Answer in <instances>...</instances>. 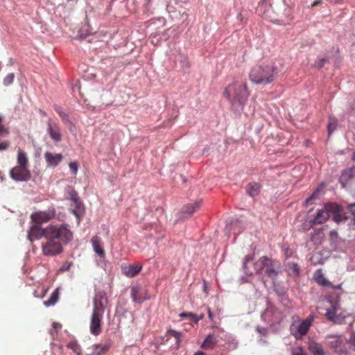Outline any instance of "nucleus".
I'll return each mask as SVG.
<instances>
[{"instance_id":"nucleus-35","label":"nucleus","mask_w":355,"mask_h":355,"mask_svg":"<svg viewBox=\"0 0 355 355\" xmlns=\"http://www.w3.org/2000/svg\"><path fill=\"white\" fill-rule=\"evenodd\" d=\"M292 355H307V353L301 347H297L292 349Z\"/></svg>"},{"instance_id":"nucleus-40","label":"nucleus","mask_w":355,"mask_h":355,"mask_svg":"<svg viewBox=\"0 0 355 355\" xmlns=\"http://www.w3.org/2000/svg\"><path fill=\"white\" fill-rule=\"evenodd\" d=\"M327 62V60L324 58H322V59H319L315 63V67L318 68V69H320L322 68L324 64Z\"/></svg>"},{"instance_id":"nucleus-54","label":"nucleus","mask_w":355,"mask_h":355,"mask_svg":"<svg viewBox=\"0 0 355 355\" xmlns=\"http://www.w3.org/2000/svg\"><path fill=\"white\" fill-rule=\"evenodd\" d=\"M286 257H288L289 255L288 254V252H286ZM286 258H288V257H286Z\"/></svg>"},{"instance_id":"nucleus-19","label":"nucleus","mask_w":355,"mask_h":355,"mask_svg":"<svg viewBox=\"0 0 355 355\" xmlns=\"http://www.w3.org/2000/svg\"><path fill=\"white\" fill-rule=\"evenodd\" d=\"M141 268V265L139 264L124 265L122 266V271L127 277H132L135 276Z\"/></svg>"},{"instance_id":"nucleus-48","label":"nucleus","mask_w":355,"mask_h":355,"mask_svg":"<svg viewBox=\"0 0 355 355\" xmlns=\"http://www.w3.org/2000/svg\"><path fill=\"white\" fill-rule=\"evenodd\" d=\"M60 327H61V325L59 323H57V322H53V328L54 329H56L57 328Z\"/></svg>"},{"instance_id":"nucleus-38","label":"nucleus","mask_w":355,"mask_h":355,"mask_svg":"<svg viewBox=\"0 0 355 355\" xmlns=\"http://www.w3.org/2000/svg\"><path fill=\"white\" fill-rule=\"evenodd\" d=\"M320 192V189H316L312 194V196L306 200V203L309 204L312 200L316 199Z\"/></svg>"},{"instance_id":"nucleus-41","label":"nucleus","mask_w":355,"mask_h":355,"mask_svg":"<svg viewBox=\"0 0 355 355\" xmlns=\"http://www.w3.org/2000/svg\"><path fill=\"white\" fill-rule=\"evenodd\" d=\"M350 347L355 350V332L353 333L349 340Z\"/></svg>"},{"instance_id":"nucleus-34","label":"nucleus","mask_w":355,"mask_h":355,"mask_svg":"<svg viewBox=\"0 0 355 355\" xmlns=\"http://www.w3.org/2000/svg\"><path fill=\"white\" fill-rule=\"evenodd\" d=\"M55 110L56 111V112L60 115V116L63 119V120H67L68 119V115L67 114H66L62 108L60 107V106H58V105H55Z\"/></svg>"},{"instance_id":"nucleus-10","label":"nucleus","mask_w":355,"mask_h":355,"mask_svg":"<svg viewBox=\"0 0 355 355\" xmlns=\"http://www.w3.org/2000/svg\"><path fill=\"white\" fill-rule=\"evenodd\" d=\"M66 193L67 198H69L74 204L75 209H73V213L77 218L78 223H79L80 218L84 213V207L79 200L77 192L73 188L68 187Z\"/></svg>"},{"instance_id":"nucleus-42","label":"nucleus","mask_w":355,"mask_h":355,"mask_svg":"<svg viewBox=\"0 0 355 355\" xmlns=\"http://www.w3.org/2000/svg\"><path fill=\"white\" fill-rule=\"evenodd\" d=\"M256 330H257V331L259 334H261V335H262V336H266V335H267V334H268V329L264 328V327H258L257 328V329H256Z\"/></svg>"},{"instance_id":"nucleus-23","label":"nucleus","mask_w":355,"mask_h":355,"mask_svg":"<svg viewBox=\"0 0 355 355\" xmlns=\"http://www.w3.org/2000/svg\"><path fill=\"white\" fill-rule=\"evenodd\" d=\"M240 223L238 220H231L226 225V230L228 234L232 233L236 235L240 232Z\"/></svg>"},{"instance_id":"nucleus-28","label":"nucleus","mask_w":355,"mask_h":355,"mask_svg":"<svg viewBox=\"0 0 355 355\" xmlns=\"http://www.w3.org/2000/svg\"><path fill=\"white\" fill-rule=\"evenodd\" d=\"M315 279L317 280L318 284L323 286H327L329 284V281L327 280L323 275L322 274L321 270H318L315 275H314Z\"/></svg>"},{"instance_id":"nucleus-55","label":"nucleus","mask_w":355,"mask_h":355,"mask_svg":"<svg viewBox=\"0 0 355 355\" xmlns=\"http://www.w3.org/2000/svg\"><path fill=\"white\" fill-rule=\"evenodd\" d=\"M345 315H342V316H340V318H345Z\"/></svg>"},{"instance_id":"nucleus-14","label":"nucleus","mask_w":355,"mask_h":355,"mask_svg":"<svg viewBox=\"0 0 355 355\" xmlns=\"http://www.w3.org/2000/svg\"><path fill=\"white\" fill-rule=\"evenodd\" d=\"M42 236L46 237V228H42L39 224L33 225L28 232L27 237L31 241L40 239Z\"/></svg>"},{"instance_id":"nucleus-13","label":"nucleus","mask_w":355,"mask_h":355,"mask_svg":"<svg viewBox=\"0 0 355 355\" xmlns=\"http://www.w3.org/2000/svg\"><path fill=\"white\" fill-rule=\"evenodd\" d=\"M344 338L341 336H330L328 337V345L340 355H347V350L343 349Z\"/></svg>"},{"instance_id":"nucleus-32","label":"nucleus","mask_w":355,"mask_h":355,"mask_svg":"<svg viewBox=\"0 0 355 355\" xmlns=\"http://www.w3.org/2000/svg\"><path fill=\"white\" fill-rule=\"evenodd\" d=\"M252 259V256L250 255V254H248L244 258V261H243V268L245 270V272L246 274H249V275H252V272L250 271L248 268H247V263L251 261Z\"/></svg>"},{"instance_id":"nucleus-16","label":"nucleus","mask_w":355,"mask_h":355,"mask_svg":"<svg viewBox=\"0 0 355 355\" xmlns=\"http://www.w3.org/2000/svg\"><path fill=\"white\" fill-rule=\"evenodd\" d=\"M47 132L55 141L61 140L60 128L59 125L49 119L47 122Z\"/></svg>"},{"instance_id":"nucleus-25","label":"nucleus","mask_w":355,"mask_h":355,"mask_svg":"<svg viewBox=\"0 0 355 355\" xmlns=\"http://www.w3.org/2000/svg\"><path fill=\"white\" fill-rule=\"evenodd\" d=\"M216 343V338L213 335L209 334L206 338L205 341L202 343L201 347L202 348H205L207 349H212L214 347Z\"/></svg>"},{"instance_id":"nucleus-11","label":"nucleus","mask_w":355,"mask_h":355,"mask_svg":"<svg viewBox=\"0 0 355 355\" xmlns=\"http://www.w3.org/2000/svg\"><path fill=\"white\" fill-rule=\"evenodd\" d=\"M169 59L173 60L175 66L180 69H184L189 66L187 57L179 49H174L168 53Z\"/></svg>"},{"instance_id":"nucleus-39","label":"nucleus","mask_w":355,"mask_h":355,"mask_svg":"<svg viewBox=\"0 0 355 355\" xmlns=\"http://www.w3.org/2000/svg\"><path fill=\"white\" fill-rule=\"evenodd\" d=\"M69 168L71 171V173L73 174V175H76L77 172H78V164L76 162H70L69 163Z\"/></svg>"},{"instance_id":"nucleus-18","label":"nucleus","mask_w":355,"mask_h":355,"mask_svg":"<svg viewBox=\"0 0 355 355\" xmlns=\"http://www.w3.org/2000/svg\"><path fill=\"white\" fill-rule=\"evenodd\" d=\"M200 201H198L184 206L180 212V218H185L191 216L200 207Z\"/></svg>"},{"instance_id":"nucleus-6","label":"nucleus","mask_w":355,"mask_h":355,"mask_svg":"<svg viewBox=\"0 0 355 355\" xmlns=\"http://www.w3.org/2000/svg\"><path fill=\"white\" fill-rule=\"evenodd\" d=\"M46 236L52 237L62 244H67L72 240L73 233L67 224H51L46 227Z\"/></svg>"},{"instance_id":"nucleus-7","label":"nucleus","mask_w":355,"mask_h":355,"mask_svg":"<svg viewBox=\"0 0 355 355\" xmlns=\"http://www.w3.org/2000/svg\"><path fill=\"white\" fill-rule=\"evenodd\" d=\"M341 208L336 203H328L325 205L322 209H318L317 215L313 219L312 222L314 224H322L327 220L331 216H333L336 222L340 221L338 216Z\"/></svg>"},{"instance_id":"nucleus-36","label":"nucleus","mask_w":355,"mask_h":355,"mask_svg":"<svg viewBox=\"0 0 355 355\" xmlns=\"http://www.w3.org/2000/svg\"><path fill=\"white\" fill-rule=\"evenodd\" d=\"M336 122L334 120H331L328 125V134L329 135H331L334 131L336 129Z\"/></svg>"},{"instance_id":"nucleus-56","label":"nucleus","mask_w":355,"mask_h":355,"mask_svg":"<svg viewBox=\"0 0 355 355\" xmlns=\"http://www.w3.org/2000/svg\"><path fill=\"white\" fill-rule=\"evenodd\" d=\"M354 157H355V152H354Z\"/></svg>"},{"instance_id":"nucleus-21","label":"nucleus","mask_w":355,"mask_h":355,"mask_svg":"<svg viewBox=\"0 0 355 355\" xmlns=\"http://www.w3.org/2000/svg\"><path fill=\"white\" fill-rule=\"evenodd\" d=\"M92 245L94 251L101 258L104 259L105 254L101 246V239L98 236H95L92 239Z\"/></svg>"},{"instance_id":"nucleus-26","label":"nucleus","mask_w":355,"mask_h":355,"mask_svg":"<svg viewBox=\"0 0 355 355\" xmlns=\"http://www.w3.org/2000/svg\"><path fill=\"white\" fill-rule=\"evenodd\" d=\"M110 345L108 344L106 345H94L93 346V355H103L109 349Z\"/></svg>"},{"instance_id":"nucleus-15","label":"nucleus","mask_w":355,"mask_h":355,"mask_svg":"<svg viewBox=\"0 0 355 355\" xmlns=\"http://www.w3.org/2000/svg\"><path fill=\"white\" fill-rule=\"evenodd\" d=\"M131 297L135 302L141 303L149 298L146 291L139 286H133L131 288Z\"/></svg>"},{"instance_id":"nucleus-37","label":"nucleus","mask_w":355,"mask_h":355,"mask_svg":"<svg viewBox=\"0 0 355 355\" xmlns=\"http://www.w3.org/2000/svg\"><path fill=\"white\" fill-rule=\"evenodd\" d=\"M288 268L293 270V272L295 274V275H298L299 273V267L297 266V263H288Z\"/></svg>"},{"instance_id":"nucleus-24","label":"nucleus","mask_w":355,"mask_h":355,"mask_svg":"<svg viewBox=\"0 0 355 355\" xmlns=\"http://www.w3.org/2000/svg\"><path fill=\"white\" fill-rule=\"evenodd\" d=\"M59 298V288H57L53 292V293L51 294L50 298L46 300V301H44L43 302L44 305L46 306H53L58 301Z\"/></svg>"},{"instance_id":"nucleus-27","label":"nucleus","mask_w":355,"mask_h":355,"mask_svg":"<svg viewBox=\"0 0 355 355\" xmlns=\"http://www.w3.org/2000/svg\"><path fill=\"white\" fill-rule=\"evenodd\" d=\"M248 195L252 197L257 196L259 192V186L257 183H250L247 188Z\"/></svg>"},{"instance_id":"nucleus-12","label":"nucleus","mask_w":355,"mask_h":355,"mask_svg":"<svg viewBox=\"0 0 355 355\" xmlns=\"http://www.w3.org/2000/svg\"><path fill=\"white\" fill-rule=\"evenodd\" d=\"M55 216L54 208H49L44 211H38L31 214L32 220L36 224L46 223Z\"/></svg>"},{"instance_id":"nucleus-29","label":"nucleus","mask_w":355,"mask_h":355,"mask_svg":"<svg viewBox=\"0 0 355 355\" xmlns=\"http://www.w3.org/2000/svg\"><path fill=\"white\" fill-rule=\"evenodd\" d=\"M273 307L271 305H269L266 311L261 315L262 320L266 322H270V316L271 315Z\"/></svg>"},{"instance_id":"nucleus-49","label":"nucleus","mask_w":355,"mask_h":355,"mask_svg":"<svg viewBox=\"0 0 355 355\" xmlns=\"http://www.w3.org/2000/svg\"><path fill=\"white\" fill-rule=\"evenodd\" d=\"M207 312H208V316H209V319L212 320L213 319V314L211 312L209 309H207Z\"/></svg>"},{"instance_id":"nucleus-3","label":"nucleus","mask_w":355,"mask_h":355,"mask_svg":"<svg viewBox=\"0 0 355 355\" xmlns=\"http://www.w3.org/2000/svg\"><path fill=\"white\" fill-rule=\"evenodd\" d=\"M277 73L273 64L257 65L251 69L250 79L255 84L266 85L273 80Z\"/></svg>"},{"instance_id":"nucleus-1","label":"nucleus","mask_w":355,"mask_h":355,"mask_svg":"<svg viewBox=\"0 0 355 355\" xmlns=\"http://www.w3.org/2000/svg\"><path fill=\"white\" fill-rule=\"evenodd\" d=\"M224 94L231 103L232 109L240 112L248 96L246 84L241 80H236L225 88Z\"/></svg>"},{"instance_id":"nucleus-31","label":"nucleus","mask_w":355,"mask_h":355,"mask_svg":"<svg viewBox=\"0 0 355 355\" xmlns=\"http://www.w3.org/2000/svg\"><path fill=\"white\" fill-rule=\"evenodd\" d=\"M186 315H190L192 318V320H193L195 322H198L199 320H202L204 317L203 314L200 315L199 316L196 315L193 313H182L180 314V317L186 316Z\"/></svg>"},{"instance_id":"nucleus-22","label":"nucleus","mask_w":355,"mask_h":355,"mask_svg":"<svg viewBox=\"0 0 355 355\" xmlns=\"http://www.w3.org/2000/svg\"><path fill=\"white\" fill-rule=\"evenodd\" d=\"M339 310V304L335 303L334 305H332L331 309H327L326 311V316L327 318L334 322H337L339 320L340 315L338 313V311Z\"/></svg>"},{"instance_id":"nucleus-30","label":"nucleus","mask_w":355,"mask_h":355,"mask_svg":"<svg viewBox=\"0 0 355 355\" xmlns=\"http://www.w3.org/2000/svg\"><path fill=\"white\" fill-rule=\"evenodd\" d=\"M168 334L174 337L175 339L176 348L179 347V343L181 340V334L175 330L171 329L168 331Z\"/></svg>"},{"instance_id":"nucleus-17","label":"nucleus","mask_w":355,"mask_h":355,"mask_svg":"<svg viewBox=\"0 0 355 355\" xmlns=\"http://www.w3.org/2000/svg\"><path fill=\"white\" fill-rule=\"evenodd\" d=\"M44 159L49 167H55L62 161L63 156L60 153L53 154L50 152H46L44 155Z\"/></svg>"},{"instance_id":"nucleus-53","label":"nucleus","mask_w":355,"mask_h":355,"mask_svg":"<svg viewBox=\"0 0 355 355\" xmlns=\"http://www.w3.org/2000/svg\"><path fill=\"white\" fill-rule=\"evenodd\" d=\"M261 1L263 3L266 2V0H261Z\"/></svg>"},{"instance_id":"nucleus-47","label":"nucleus","mask_w":355,"mask_h":355,"mask_svg":"<svg viewBox=\"0 0 355 355\" xmlns=\"http://www.w3.org/2000/svg\"><path fill=\"white\" fill-rule=\"evenodd\" d=\"M71 266V263H68L67 266H63V268H61V270L64 271L69 269Z\"/></svg>"},{"instance_id":"nucleus-52","label":"nucleus","mask_w":355,"mask_h":355,"mask_svg":"<svg viewBox=\"0 0 355 355\" xmlns=\"http://www.w3.org/2000/svg\"><path fill=\"white\" fill-rule=\"evenodd\" d=\"M355 207V204H352L350 205V207L352 208V207Z\"/></svg>"},{"instance_id":"nucleus-43","label":"nucleus","mask_w":355,"mask_h":355,"mask_svg":"<svg viewBox=\"0 0 355 355\" xmlns=\"http://www.w3.org/2000/svg\"><path fill=\"white\" fill-rule=\"evenodd\" d=\"M79 345H78V343L76 342V341H72L71 343H69L68 345H67V347L70 349H71L72 350L75 349L76 348H77Z\"/></svg>"},{"instance_id":"nucleus-45","label":"nucleus","mask_w":355,"mask_h":355,"mask_svg":"<svg viewBox=\"0 0 355 355\" xmlns=\"http://www.w3.org/2000/svg\"><path fill=\"white\" fill-rule=\"evenodd\" d=\"M7 134L6 129L0 124V137L4 136Z\"/></svg>"},{"instance_id":"nucleus-9","label":"nucleus","mask_w":355,"mask_h":355,"mask_svg":"<svg viewBox=\"0 0 355 355\" xmlns=\"http://www.w3.org/2000/svg\"><path fill=\"white\" fill-rule=\"evenodd\" d=\"M313 315H309L306 319L299 324L293 323L291 327V334L296 338L300 339L308 332L313 321Z\"/></svg>"},{"instance_id":"nucleus-44","label":"nucleus","mask_w":355,"mask_h":355,"mask_svg":"<svg viewBox=\"0 0 355 355\" xmlns=\"http://www.w3.org/2000/svg\"><path fill=\"white\" fill-rule=\"evenodd\" d=\"M8 142L3 141V142L0 143V151L6 150L8 148Z\"/></svg>"},{"instance_id":"nucleus-2","label":"nucleus","mask_w":355,"mask_h":355,"mask_svg":"<svg viewBox=\"0 0 355 355\" xmlns=\"http://www.w3.org/2000/svg\"><path fill=\"white\" fill-rule=\"evenodd\" d=\"M107 297L103 292L97 293L93 299V311L91 315L89 330L94 336H98L101 332V323L105 312Z\"/></svg>"},{"instance_id":"nucleus-33","label":"nucleus","mask_w":355,"mask_h":355,"mask_svg":"<svg viewBox=\"0 0 355 355\" xmlns=\"http://www.w3.org/2000/svg\"><path fill=\"white\" fill-rule=\"evenodd\" d=\"M14 78L15 74L13 73H8L3 79V85L5 86L11 85L14 81Z\"/></svg>"},{"instance_id":"nucleus-46","label":"nucleus","mask_w":355,"mask_h":355,"mask_svg":"<svg viewBox=\"0 0 355 355\" xmlns=\"http://www.w3.org/2000/svg\"><path fill=\"white\" fill-rule=\"evenodd\" d=\"M74 353H76L77 355H80L81 350L80 349V347L78 346L77 348L73 350Z\"/></svg>"},{"instance_id":"nucleus-51","label":"nucleus","mask_w":355,"mask_h":355,"mask_svg":"<svg viewBox=\"0 0 355 355\" xmlns=\"http://www.w3.org/2000/svg\"><path fill=\"white\" fill-rule=\"evenodd\" d=\"M186 317L189 318L192 320V318L190 315H186ZM182 318H185V316H183Z\"/></svg>"},{"instance_id":"nucleus-4","label":"nucleus","mask_w":355,"mask_h":355,"mask_svg":"<svg viewBox=\"0 0 355 355\" xmlns=\"http://www.w3.org/2000/svg\"><path fill=\"white\" fill-rule=\"evenodd\" d=\"M17 165L10 170V178L17 182H28L31 178L29 171L28 159L26 153L21 150L17 153Z\"/></svg>"},{"instance_id":"nucleus-8","label":"nucleus","mask_w":355,"mask_h":355,"mask_svg":"<svg viewBox=\"0 0 355 355\" xmlns=\"http://www.w3.org/2000/svg\"><path fill=\"white\" fill-rule=\"evenodd\" d=\"M42 242V250L45 256H55L62 251V243L52 237L46 236Z\"/></svg>"},{"instance_id":"nucleus-50","label":"nucleus","mask_w":355,"mask_h":355,"mask_svg":"<svg viewBox=\"0 0 355 355\" xmlns=\"http://www.w3.org/2000/svg\"><path fill=\"white\" fill-rule=\"evenodd\" d=\"M194 355H205V354L202 352H198Z\"/></svg>"},{"instance_id":"nucleus-5","label":"nucleus","mask_w":355,"mask_h":355,"mask_svg":"<svg viewBox=\"0 0 355 355\" xmlns=\"http://www.w3.org/2000/svg\"><path fill=\"white\" fill-rule=\"evenodd\" d=\"M254 269L256 273L264 274L272 279H274L282 270L279 261L271 260L266 257H263L255 262Z\"/></svg>"},{"instance_id":"nucleus-20","label":"nucleus","mask_w":355,"mask_h":355,"mask_svg":"<svg viewBox=\"0 0 355 355\" xmlns=\"http://www.w3.org/2000/svg\"><path fill=\"white\" fill-rule=\"evenodd\" d=\"M308 348L313 355H330L328 352L324 351L320 343L314 340L309 342Z\"/></svg>"}]
</instances>
